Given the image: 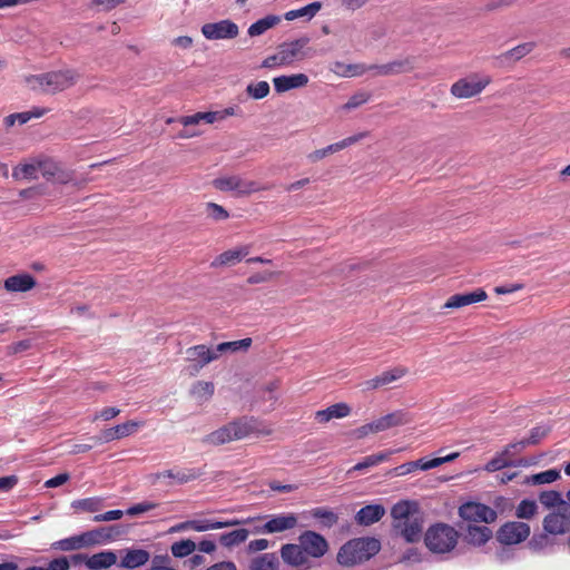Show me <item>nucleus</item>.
<instances>
[{
    "label": "nucleus",
    "mask_w": 570,
    "mask_h": 570,
    "mask_svg": "<svg viewBox=\"0 0 570 570\" xmlns=\"http://www.w3.org/2000/svg\"><path fill=\"white\" fill-rule=\"evenodd\" d=\"M539 501L546 508L560 509V507H563L566 504V497L563 498L562 494L558 491L549 490L542 491L540 493Z\"/></svg>",
    "instance_id": "42"
},
{
    "label": "nucleus",
    "mask_w": 570,
    "mask_h": 570,
    "mask_svg": "<svg viewBox=\"0 0 570 570\" xmlns=\"http://www.w3.org/2000/svg\"><path fill=\"white\" fill-rule=\"evenodd\" d=\"M428 464H429V460H425V459L406 462V463H403V464L392 469L390 471V474L395 475V476H403V475L414 472L417 469H420L422 471L431 470L432 466H429Z\"/></svg>",
    "instance_id": "35"
},
{
    "label": "nucleus",
    "mask_w": 570,
    "mask_h": 570,
    "mask_svg": "<svg viewBox=\"0 0 570 570\" xmlns=\"http://www.w3.org/2000/svg\"><path fill=\"white\" fill-rule=\"evenodd\" d=\"M279 560L275 553H264L254 558L249 563V570H277Z\"/></svg>",
    "instance_id": "33"
},
{
    "label": "nucleus",
    "mask_w": 570,
    "mask_h": 570,
    "mask_svg": "<svg viewBox=\"0 0 570 570\" xmlns=\"http://www.w3.org/2000/svg\"><path fill=\"white\" fill-rule=\"evenodd\" d=\"M322 7L323 4L321 1H314L303 8L287 11L284 18L287 21H293L298 18H306L307 20H311L318 13Z\"/></svg>",
    "instance_id": "30"
},
{
    "label": "nucleus",
    "mask_w": 570,
    "mask_h": 570,
    "mask_svg": "<svg viewBox=\"0 0 570 570\" xmlns=\"http://www.w3.org/2000/svg\"><path fill=\"white\" fill-rule=\"evenodd\" d=\"M370 99V95L366 92H357L353 95L348 101L343 106L345 110H352L365 104Z\"/></svg>",
    "instance_id": "59"
},
{
    "label": "nucleus",
    "mask_w": 570,
    "mask_h": 570,
    "mask_svg": "<svg viewBox=\"0 0 570 570\" xmlns=\"http://www.w3.org/2000/svg\"><path fill=\"white\" fill-rule=\"evenodd\" d=\"M385 509L381 504H368L360 509L355 515V521L361 525H371L382 519Z\"/></svg>",
    "instance_id": "25"
},
{
    "label": "nucleus",
    "mask_w": 570,
    "mask_h": 570,
    "mask_svg": "<svg viewBox=\"0 0 570 570\" xmlns=\"http://www.w3.org/2000/svg\"><path fill=\"white\" fill-rule=\"evenodd\" d=\"M490 82L491 78L489 76L479 77L478 75H472L455 81L451 86V94L460 99L472 98L482 92Z\"/></svg>",
    "instance_id": "5"
},
{
    "label": "nucleus",
    "mask_w": 570,
    "mask_h": 570,
    "mask_svg": "<svg viewBox=\"0 0 570 570\" xmlns=\"http://www.w3.org/2000/svg\"><path fill=\"white\" fill-rule=\"evenodd\" d=\"M281 20L282 19L279 16H274V14L266 16L249 26L248 35L250 37H258L261 35L265 33L268 29L278 24L281 22Z\"/></svg>",
    "instance_id": "32"
},
{
    "label": "nucleus",
    "mask_w": 570,
    "mask_h": 570,
    "mask_svg": "<svg viewBox=\"0 0 570 570\" xmlns=\"http://www.w3.org/2000/svg\"><path fill=\"white\" fill-rule=\"evenodd\" d=\"M120 561L118 566L124 569L132 570L140 568L150 560L149 551L142 548H125L119 550Z\"/></svg>",
    "instance_id": "13"
},
{
    "label": "nucleus",
    "mask_w": 570,
    "mask_h": 570,
    "mask_svg": "<svg viewBox=\"0 0 570 570\" xmlns=\"http://www.w3.org/2000/svg\"><path fill=\"white\" fill-rule=\"evenodd\" d=\"M407 368L397 366L392 370L385 371L381 373L380 375L367 380L363 383V389L365 391L376 390L382 386L392 384L393 382L402 379L404 375H406Z\"/></svg>",
    "instance_id": "18"
},
{
    "label": "nucleus",
    "mask_w": 570,
    "mask_h": 570,
    "mask_svg": "<svg viewBox=\"0 0 570 570\" xmlns=\"http://www.w3.org/2000/svg\"><path fill=\"white\" fill-rule=\"evenodd\" d=\"M216 189L222 191H237L239 195H248L258 188L254 181L242 179L239 176L219 177L213 180Z\"/></svg>",
    "instance_id": "12"
},
{
    "label": "nucleus",
    "mask_w": 570,
    "mask_h": 570,
    "mask_svg": "<svg viewBox=\"0 0 570 570\" xmlns=\"http://www.w3.org/2000/svg\"><path fill=\"white\" fill-rule=\"evenodd\" d=\"M26 570H69L68 557H59L51 560L47 567H30Z\"/></svg>",
    "instance_id": "53"
},
{
    "label": "nucleus",
    "mask_w": 570,
    "mask_h": 570,
    "mask_svg": "<svg viewBox=\"0 0 570 570\" xmlns=\"http://www.w3.org/2000/svg\"><path fill=\"white\" fill-rule=\"evenodd\" d=\"M38 165V158L31 160L30 163L21 164L13 168L12 177L14 179H28V180H35L38 179L39 174V167Z\"/></svg>",
    "instance_id": "34"
},
{
    "label": "nucleus",
    "mask_w": 570,
    "mask_h": 570,
    "mask_svg": "<svg viewBox=\"0 0 570 570\" xmlns=\"http://www.w3.org/2000/svg\"><path fill=\"white\" fill-rule=\"evenodd\" d=\"M202 33L208 40L234 39L238 36V26L226 19L218 22L205 23Z\"/></svg>",
    "instance_id": "11"
},
{
    "label": "nucleus",
    "mask_w": 570,
    "mask_h": 570,
    "mask_svg": "<svg viewBox=\"0 0 570 570\" xmlns=\"http://www.w3.org/2000/svg\"><path fill=\"white\" fill-rule=\"evenodd\" d=\"M309 42L308 37H302L293 41L283 42L278 46V51L285 65H289L295 60H301L306 56L305 48Z\"/></svg>",
    "instance_id": "15"
},
{
    "label": "nucleus",
    "mask_w": 570,
    "mask_h": 570,
    "mask_svg": "<svg viewBox=\"0 0 570 570\" xmlns=\"http://www.w3.org/2000/svg\"><path fill=\"white\" fill-rule=\"evenodd\" d=\"M249 254L248 246H242L238 248L229 249L218 255L213 262V267L234 265L243 259V257Z\"/></svg>",
    "instance_id": "27"
},
{
    "label": "nucleus",
    "mask_w": 570,
    "mask_h": 570,
    "mask_svg": "<svg viewBox=\"0 0 570 570\" xmlns=\"http://www.w3.org/2000/svg\"><path fill=\"white\" fill-rule=\"evenodd\" d=\"M269 83L265 80L258 81L256 83H249L246 87V92L253 99H263L269 94Z\"/></svg>",
    "instance_id": "50"
},
{
    "label": "nucleus",
    "mask_w": 570,
    "mask_h": 570,
    "mask_svg": "<svg viewBox=\"0 0 570 570\" xmlns=\"http://www.w3.org/2000/svg\"><path fill=\"white\" fill-rule=\"evenodd\" d=\"M512 464L513 461L512 458L509 455V451L502 450L487 463L484 469L488 472H495L503 468L512 466Z\"/></svg>",
    "instance_id": "43"
},
{
    "label": "nucleus",
    "mask_w": 570,
    "mask_h": 570,
    "mask_svg": "<svg viewBox=\"0 0 570 570\" xmlns=\"http://www.w3.org/2000/svg\"><path fill=\"white\" fill-rule=\"evenodd\" d=\"M530 525L525 522L509 521L497 531V540L504 546L519 544L530 535Z\"/></svg>",
    "instance_id": "6"
},
{
    "label": "nucleus",
    "mask_w": 570,
    "mask_h": 570,
    "mask_svg": "<svg viewBox=\"0 0 570 570\" xmlns=\"http://www.w3.org/2000/svg\"><path fill=\"white\" fill-rule=\"evenodd\" d=\"M538 505L533 500H522L515 510V515L519 519H531L535 515Z\"/></svg>",
    "instance_id": "48"
},
{
    "label": "nucleus",
    "mask_w": 570,
    "mask_h": 570,
    "mask_svg": "<svg viewBox=\"0 0 570 570\" xmlns=\"http://www.w3.org/2000/svg\"><path fill=\"white\" fill-rule=\"evenodd\" d=\"M127 0H91L90 8L99 7L102 11H110Z\"/></svg>",
    "instance_id": "61"
},
{
    "label": "nucleus",
    "mask_w": 570,
    "mask_h": 570,
    "mask_svg": "<svg viewBox=\"0 0 570 570\" xmlns=\"http://www.w3.org/2000/svg\"><path fill=\"white\" fill-rule=\"evenodd\" d=\"M312 515L322 521V524L331 528L337 523L338 517L331 510L325 508H315L312 510Z\"/></svg>",
    "instance_id": "49"
},
{
    "label": "nucleus",
    "mask_w": 570,
    "mask_h": 570,
    "mask_svg": "<svg viewBox=\"0 0 570 570\" xmlns=\"http://www.w3.org/2000/svg\"><path fill=\"white\" fill-rule=\"evenodd\" d=\"M177 121H179L185 127L198 125L200 121L206 124H214L217 121V115L215 111L196 112L190 116L179 117Z\"/></svg>",
    "instance_id": "39"
},
{
    "label": "nucleus",
    "mask_w": 570,
    "mask_h": 570,
    "mask_svg": "<svg viewBox=\"0 0 570 570\" xmlns=\"http://www.w3.org/2000/svg\"><path fill=\"white\" fill-rule=\"evenodd\" d=\"M203 474V471L199 469H177V470H166L163 472H157L151 475L153 482H157L160 479L169 478L175 480L179 484L188 483L190 481L196 480Z\"/></svg>",
    "instance_id": "19"
},
{
    "label": "nucleus",
    "mask_w": 570,
    "mask_h": 570,
    "mask_svg": "<svg viewBox=\"0 0 570 570\" xmlns=\"http://www.w3.org/2000/svg\"><path fill=\"white\" fill-rule=\"evenodd\" d=\"M36 286V279L29 274H18L4 281V288L8 292H27Z\"/></svg>",
    "instance_id": "28"
},
{
    "label": "nucleus",
    "mask_w": 570,
    "mask_h": 570,
    "mask_svg": "<svg viewBox=\"0 0 570 570\" xmlns=\"http://www.w3.org/2000/svg\"><path fill=\"white\" fill-rule=\"evenodd\" d=\"M217 358L215 348L209 350L206 345H196L187 350V360L193 363V374Z\"/></svg>",
    "instance_id": "17"
},
{
    "label": "nucleus",
    "mask_w": 570,
    "mask_h": 570,
    "mask_svg": "<svg viewBox=\"0 0 570 570\" xmlns=\"http://www.w3.org/2000/svg\"><path fill=\"white\" fill-rule=\"evenodd\" d=\"M488 297L485 291L478 288L470 293L455 294L449 297L444 304V308H460L473 303L485 301Z\"/></svg>",
    "instance_id": "20"
},
{
    "label": "nucleus",
    "mask_w": 570,
    "mask_h": 570,
    "mask_svg": "<svg viewBox=\"0 0 570 570\" xmlns=\"http://www.w3.org/2000/svg\"><path fill=\"white\" fill-rule=\"evenodd\" d=\"M492 538V531L487 525L470 524L466 528L464 540L474 547L485 544Z\"/></svg>",
    "instance_id": "26"
},
{
    "label": "nucleus",
    "mask_w": 570,
    "mask_h": 570,
    "mask_svg": "<svg viewBox=\"0 0 570 570\" xmlns=\"http://www.w3.org/2000/svg\"><path fill=\"white\" fill-rule=\"evenodd\" d=\"M118 556L115 551L105 550L95 554H90L87 562L88 570H105L117 563Z\"/></svg>",
    "instance_id": "24"
},
{
    "label": "nucleus",
    "mask_w": 570,
    "mask_h": 570,
    "mask_svg": "<svg viewBox=\"0 0 570 570\" xmlns=\"http://www.w3.org/2000/svg\"><path fill=\"white\" fill-rule=\"evenodd\" d=\"M392 525L396 534L406 542H419L423 534V515L417 504L410 501H401L391 510Z\"/></svg>",
    "instance_id": "1"
},
{
    "label": "nucleus",
    "mask_w": 570,
    "mask_h": 570,
    "mask_svg": "<svg viewBox=\"0 0 570 570\" xmlns=\"http://www.w3.org/2000/svg\"><path fill=\"white\" fill-rule=\"evenodd\" d=\"M140 426H142V422L139 421H127L122 424L116 425L118 439H122L135 433Z\"/></svg>",
    "instance_id": "52"
},
{
    "label": "nucleus",
    "mask_w": 570,
    "mask_h": 570,
    "mask_svg": "<svg viewBox=\"0 0 570 570\" xmlns=\"http://www.w3.org/2000/svg\"><path fill=\"white\" fill-rule=\"evenodd\" d=\"M543 531L552 535L570 532V511L563 507L548 513L542 521Z\"/></svg>",
    "instance_id": "7"
},
{
    "label": "nucleus",
    "mask_w": 570,
    "mask_h": 570,
    "mask_svg": "<svg viewBox=\"0 0 570 570\" xmlns=\"http://www.w3.org/2000/svg\"><path fill=\"white\" fill-rule=\"evenodd\" d=\"M298 519L294 513L272 515L264 524L254 528L253 533H278L294 529Z\"/></svg>",
    "instance_id": "9"
},
{
    "label": "nucleus",
    "mask_w": 570,
    "mask_h": 570,
    "mask_svg": "<svg viewBox=\"0 0 570 570\" xmlns=\"http://www.w3.org/2000/svg\"><path fill=\"white\" fill-rule=\"evenodd\" d=\"M548 433V430L542 426H535L530 431L529 438L524 439L528 446L538 444Z\"/></svg>",
    "instance_id": "63"
},
{
    "label": "nucleus",
    "mask_w": 570,
    "mask_h": 570,
    "mask_svg": "<svg viewBox=\"0 0 570 570\" xmlns=\"http://www.w3.org/2000/svg\"><path fill=\"white\" fill-rule=\"evenodd\" d=\"M331 419H342L350 414L351 409L345 403H336L327 407Z\"/></svg>",
    "instance_id": "58"
},
{
    "label": "nucleus",
    "mask_w": 570,
    "mask_h": 570,
    "mask_svg": "<svg viewBox=\"0 0 570 570\" xmlns=\"http://www.w3.org/2000/svg\"><path fill=\"white\" fill-rule=\"evenodd\" d=\"M534 47L535 45L533 42H524L512 48L511 50L501 53L500 56L495 57V59L500 62V65L515 62L529 55L534 49Z\"/></svg>",
    "instance_id": "29"
},
{
    "label": "nucleus",
    "mask_w": 570,
    "mask_h": 570,
    "mask_svg": "<svg viewBox=\"0 0 570 570\" xmlns=\"http://www.w3.org/2000/svg\"><path fill=\"white\" fill-rule=\"evenodd\" d=\"M39 173L49 181L68 184L71 181V175L62 170L59 165L49 158H38Z\"/></svg>",
    "instance_id": "16"
},
{
    "label": "nucleus",
    "mask_w": 570,
    "mask_h": 570,
    "mask_svg": "<svg viewBox=\"0 0 570 570\" xmlns=\"http://www.w3.org/2000/svg\"><path fill=\"white\" fill-rule=\"evenodd\" d=\"M196 543L190 539L174 542L170 547L171 554L176 558H185L196 550Z\"/></svg>",
    "instance_id": "46"
},
{
    "label": "nucleus",
    "mask_w": 570,
    "mask_h": 570,
    "mask_svg": "<svg viewBox=\"0 0 570 570\" xmlns=\"http://www.w3.org/2000/svg\"><path fill=\"white\" fill-rule=\"evenodd\" d=\"M560 478V472L556 469L547 470L531 476L533 484L552 483Z\"/></svg>",
    "instance_id": "51"
},
{
    "label": "nucleus",
    "mask_w": 570,
    "mask_h": 570,
    "mask_svg": "<svg viewBox=\"0 0 570 570\" xmlns=\"http://www.w3.org/2000/svg\"><path fill=\"white\" fill-rule=\"evenodd\" d=\"M51 548L53 550H59V551H76V550L85 549L82 546L80 534L58 540L51 544Z\"/></svg>",
    "instance_id": "44"
},
{
    "label": "nucleus",
    "mask_w": 570,
    "mask_h": 570,
    "mask_svg": "<svg viewBox=\"0 0 570 570\" xmlns=\"http://www.w3.org/2000/svg\"><path fill=\"white\" fill-rule=\"evenodd\" d=\"M233 440H242L254 432L255 428L250 420L245 417L228 423Z\"/></svg>",
    "instance_id": "36"
},
{
    "label": "nucleus",
    "mask_w": 570,
    "mask_h": 570,
    "mask_svg": "<svg viewBox=\"0 0 570 570\" xmlns=\"http://www.w3.org/2000/svg\"><path fill=\"white\" fill-rule=\"evenodd\" d=\"M459 532L450 524L438 522L428 528L424 533L426 548L436 554L451 552L458 544Z\"/></svg>",
    "instance_id": "4"
},
{
    "label": "nucleus",
    "mask_w": 570,
    "mask_h": 570,
    "mask_svg": "<svg viewBox=\"0 0 570 570\" xmlns=\"http://www.w3.org/2000/svg\"><path fill=\"white\" fill-rule=\"evenodd\" d=\"M157 507H158V503L150 502V501H142V502H139V503L134 504L132 507H130L126 511V513L128 515L135 517V515H138V514H142L145 512H149V511L156 509Z\"/></svg>",
    "instance_id": "54"
},
{
    "label": "nucleus",
    "mask_w": 570,
    "mask_h": 570,
    "mask_svg": "<svg viewBox=\"0 0 570 570\" xmlns=\"http://www.w3.org/2000/svg\"><path fill=\"white\" fill-rule=\"evenodd\" d=\"M331 70L341 77H355L366 72V65H345L336 61L332 65Z\"/></svg>",
    "instance_id": "38"
},
{
    "label": "nucleus",
    "mask_w": 570,
    "mask_h": 570,
    "mask_svg": "<svg viewBox=\"0 0 570 570\" xmlns=\"http://www.w3.org/2000/svg\"><path fill=\"white\" fill-rule=\"evenodd\" d=\"M298 542L301 543L307 558H322L328 550V543L326 539L315 531H304L298 537Z\"/></svg>",
    "instance_id": "10"
},
{
    "label": "nucleus",
    "mask_w": 570,
    "mask_h": 570,
    "mask_svg": "<svg viewBox=\"0 0 570 570\" xmlns=\"http://www.w3.org/2000/svg\"><path fill=\"white\" fill-rule=\"evenodd\" d=\"M79 75L71 69L49 71L26 78L30 89L41 94L55 95L73 86Z\"/></svg>",
    "instance_id": "2"
},
{
    "label": "nucleus",
    "mask_w": 570,
    "mask_h": 570,
    "mask_svg": "<svg viewBox=\"0 0 570 570\" xmlns=\"http://www.w3.org/2000/svg\"><path fill=\"white\" fill-rule=\"evenodd\" d=\"M215 386L212 382L198 381L196 382L190 393L199 402H207L214 394Z\"/></svg>",
    "instance_id": "41"
},
{
    "label": "nucleus",
    "mask_w": 570,
    "mask_h": 570,
    "mask_svg": "<svg viewBox=\"0 0 570 570\" xmlns=\"http://www.w3.org/2000/svg\"><path fill=\"white\" fill-rule=\"evenodd\" d=\"M308 83V77L305 73H295L289 76H279L273 79V85L278 94L291 89L302 88Z\"/></svg>",
    "instance_id": "23"
},
{
    "label": "nucleus",
    "mask_w": 570,
    "mask_h": 570,
    "mask_svg": "<svg viewBox=\"0 0 570 570\" xmlns=\"http://www.w3.org/2000/svg\"><path fill=\"white\" fill-rule=\"evenodd\" d=\"M459 515L466 521L491 523L497 520V512L492 508L478 503L466 502L459 508Z\"/></svg>",
    "instance_id": "8"
},
{
    "label": "nucleus",
    "mask_w": 570,
    "mask_h": 570,
    "mask_svg": "<svg viewBox=\"0 0 570 570\" xmlns=\"http://www.w3.org/2000/svg\"><path fill=\"white\" fill-rule=\"evenodd\" d=\"M381 549L375 538H356L343 544L337 553V562L342 566H354L368 560Z\"/></svg>",
    "instance_id": "3"
},
{
    "label": "nucleus",
    "mask_w": 570,
    "mask_h": 570,
    "mask_svg": "<svg viewBox=\"0 0 570 570\" xmlns=\"http://www.w3.org/2000/svg\"><path fill=\"white\" fill-rule=\"evenodd\" d=\"M414 69V59L407 57L401 60H394L384 65H368L366 72L372 71L374 76H391L401 72H409Z\"/></svg>",
    "instance_id": "14"
},
{
    "label": "nucleus",
    "mask_w": 570,
    "mask_h": 570,
    "mask_svg": "<svg viewBox=\"0 0 570 570\" xmlns=\"http://www.w3.org/2000/svg\"><path fill=\"white\" fill-rule=\"evenodd\" d=\"M217 529V522L212 520H190V530L204 532Z\"/></svg>",
    "instance_id": "60"
},
{
    "label": "nucleus",
    "mask_w": 570,
    "mask_h": 570,
    "mask_svg": "<svg viewBox=\"0 0 570 570\" xmlns=\"http://www.w3.org/2000/svg\"><path fill=\"white\" fill-rule=\"evenodd\" d=\"M250 345H252V338L247 337V338H243L239 341L220 343L215 347V352L219 355L222 353H227V352L234 353L239 350L246 351Z\"/></svg>",
    "instance_id": "45"
},
{
    "label": "nucleus",
    "mask_w": 570,
    "mask_h": 570,
    "mask_svg": "<svg viewBox=\"0 0 570 570\" xmlns=\"http://www.w3.org/2000/svg\"><path fill=\"white\" fill-rule=\"evenodd\" d=\"M337 151H340V150H338L337 145L335 142V144L328 145L325 148L314 150L307 157H308V159L312 163H316V161L323 159L324 157H326L327 155L334 154V153H337Z\"/></svg>",
    "instance_id": "57"
},
{
    "label": "nucleus",
    "mask_w": 570,
    "mask_h": 570,
    "mask_svg": "<svg viewBox=\"0 0 570 570\" xmlns=\"http://www.w3.org/2000/svg\"><path fill=\"white\" fill-rule=\"evenodd\" d=\"M549 533L544 532L538 535H533L531 540L529 541V547L533 551H540L544 549L549 544Z\"/></svg>",
    "instance_id": "62"
},
{
    "label": "nucleus",
    "mask_w": 570,
    "mask_h": 570,
    "mask_svg": "<svg viewBox=\"0 0 570 570\" xmlns=\"http://www.w3.org/2000/svg\"><path fill=\"white\" fill-rule=\"evenodd\" d=\"M119 413H120V410L118 407L109 406V407H105L101 411L97 412L92 420L94 421H97V420L109 421V420L116 417Z\"/></svg>",
    "instance_id": "64"
},
{
    "label": "nucleus",
    "mask_w": 570,
    "mask_h": 570,
    "mask_svg": "<svg viewBox=\"0 0 570 570\" xmlns=\"http://www.w3.org/2000/svg\"><path fill=\"white\" fill-rule=\"evenodd\" d=\"M283 561L292 567L305 566L308 561L301 543H286L281 548Z\"/></svg>",
    "instance_id": "21"
},
{
    "label": "nucleus",
    "mask_w": 570,
    "mask_h": 570,
    "mask_svg": "<svg viewBox=\"0 0 570 570\" xmlns=\"http://www.w3.org/2000/svg\"><path fill=\"white\" fill-rule=\"evenodd\" d=\"M232 441H234V440H233L232 432H230L228 424L207 434L203 439V443L210 444V445H222V444H225V443H228Z\"/></svg>",
    "instance_id": "37"
},
{
    "label": "nucleus",
    "mask_w": 570,
    "mask_h": 570,
    "mask_svg": "<svg viewBox=\"0 0 570 570\" xmlns=\"http://www.w3.org/2000/svg\"><path fill=\"white\" fill-rule=\"evenodd\" d=\"M249 533L247 529H236L227 533H222L218 540L223 547L230 549L245 542Z\"/></svg>",
    "instance_id": "31"
},
{
    "label": "nucleus",
    "mask_w": 570,
    "mask_h": 570,
    "mask_svg": "<svg viewBox=\"0 0 570 570\" xmlns=\"http://www.w3.org/2000/svg\"><path fill=\"white\" fill-rule=\"evenodd\" d=\"M206 212L208 216L215 220H225L229 216L228 213L220 205L215 203H207Z\"/></svg>",
    "instance_id": "56"
},
{
    "label": "nucleus",
    "mask_w": 570,
    "mask_h": 570,
    "mask_svg": "<svg viewBox=\"0 0 570 570\" xmlns=\"http://www.w3.org/2000/svg\"><path fill=\"white\" fill-rule=\"evenodd\" d=\"M95 531H98L97 539L99 541V544L110 541L119 534L118 527L116 525L98 528L95 529Z\"/></svg>",
    "instance_id": "55"
},
{
    "label": "nucleus",
    "mask_w": 570,
    "mask_h": 570,
    "mask_svg": "<svg viewBox=\"0 0 570 570\" xmlns=\"http://www.w3.org/2000/svg\"><path fill=\"white\" fill-rule=\"evenodd\" d=\"M373 422H374V430H376L379 433V432L386 431L391 428L407 424L411 422V417H410L409 413L400 410V411H395L393 413H389Z\"/></svg>",
    "instance_id": "22"
},
{
    "label": "nucleus",
    "mask_w": 570,
    "mask_h": 570,
    "mask_svg": "<svg viewBox=\"0 0 570 570\" xmlns=\"http://www.w3.org/2000/svg\"><path fill=\"white\" fill-rule=\"evenodd\" d=\"M391 454L392 452H380L376 454L365 456L361 462H358L351 470H348L347 473L352 474L354 471H364L366 469L375 466L381 462L386 461Z\"/></svg>",
    "instance_id": "40"
},
{
    "label": "nucleus",
    "mask_w": 570,
    "mask_h": 570,
    "mask_svg": "<svg viewBox=\"0 0 570 570\" xmlns=\"http://www.w3.org/2000/svg\"><path fill=\"white\" fill-rule=\"evenodd\" d=\"M71 507L77 511L82 512H97L102 507V499L100 498H87L76 500L71 503Z\"/></svg>",
    "instance_id": "47"
}]
</instances>
